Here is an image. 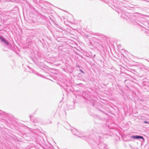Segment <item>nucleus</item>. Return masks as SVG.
<instances>
[{
    "label": "nucleus",
    "mask_w": 149,
    "mask_h": 149,
    "mask_svg": "<svg viewBox=\"0 0 149 149\" xmlns=\"http://www.w3.org/2000/svg\"><path fill=\"white\" fill-rule=\"evenodd\" d=\"M145 123H147L146 122V121H145Z\"/></svg>",
    "instance_id": "4"
},
{
    "label": "nucleus",
    "mask_w": 149,
    "mask_h": 149,
    "mask_svg": "<svg viewBox=\"0 0 149 149\" xmlns=\"http://www.w3.org/2000/svg\"><path fill=\"white\" fill-rule=\"evenodd\" d=\"M0 40H1L3 42V41H4L5 39L1 37L0 36Z\"/></svg>",
    "instance_id": "2"
},
{
    "label": "nucleus",
    "mask_w": 149,
    "mask_h": 149,
    "mask_svg": "<svg viewBox=\"0 0 149 149\" xmlns=\"http://www.w3.org/2000/svg\"><path fill=\"white\" fill-rule=\"evenodd\" d=\"M3 42H4L5 43V44H6V45H8V43L6 41V40H5L4 41H3Z\"/></svg>",
    "instance_id": "3"
},
{
    "label": "nucleus",
    "mask_w": 149,
    "mask_h": 149,
    "mask_svg": "<svg viewBox=\"0 0 149 149\" xmlns=\"http://www.w3.org/2000/svg\"><path fill=\"white\" fill-rule=\"evenodd\" d=\"M131 138L133 139H143V140H144V139L141 136H131Z\"/></svg>",
    "instance_id": "1"
}]
</instances>
